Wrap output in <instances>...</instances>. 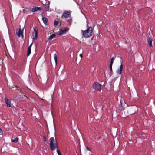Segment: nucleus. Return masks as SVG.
<instances>
[{
	"label": "nucleus",
	"mask_w": 155,
	"mask_h": 155,
	"mask_svg": "<svg viewBox=\"0 0 155 155\" xmlns=\"http://www.w3.org/2000/svg\"><path fill=\"white\" fill-rule=\"evenodd\" d=\"M81 31L82 35L84 38H89L92 35V28L91 27H90L85 30H81Z\"/></svg>",
	"instance_id": "nucleus-1"
},
{
	"label": "nucleus",
	"mask_w": 155,
	"mask_h": 155,
	"mask_svg": "<svg viewBox=\"0 0 155 155\" xmlns=\"http://www.w3.org/2000/svg\"><path fill=\"white\" fill-rule=\"evenodd\" d=\"M50 149L53 150L56 148H58L57 143L56 140L53 137H52L50 139Z\"/></svg>",
	"instance_id": "nucleus-2"
},
{
	"label": "nucleus",
	"mask_w": 155,
	"mask_h": 155,
	"mask_svg": "<svg viewBox=\"0 0 155 155\" xmlns=\"http://www.w3.org/2000/svg\"><path fill=\"white\" fill-rule=\"evenodd\" d=\"M93 88L95 90L100 91L101 90V85L98 83H94L93 85Z\"/></svg>",
	"instance_id": "nucleus-3"
},
{
	"label": "nucleus",
	"mask_w": 155,
	"mask_h": 155,
	"mask_svg": "<svg viewBox=\"0 0 155 155\" xmlns=\"http://www.w3.org/2000/svg\"><path fill=\"white\" fill-rule=\"evenodd\" d=\"M38 29L37 27L35 28L33 33V40L34 41L36 40L38 37Z\"/></svg>",
	"instance_id": "nucleus-4"
},
{
	"label": "nucleus",
	"mask_w": 155,
	"mask_h": 155,
	"mask_svg": "<svg viewBox=\"0 0 155 155\" xmlns=\"http://www.w3.org/2000/svg\"><path fill=\"white\" fill-rule=\"evenodd\" d=\"M71 13L69 11H65L63 13V16L66 18L69 17L71 16Z\"/></svg>",
	"instance_id": "nucleus-5"
},
{
	"label": "nucleus",
	"mask_w": 155,
	"mask_h": 155,
	"mask_svg": "<svg viewBox=\"0 0 155 155\" xmlns=\"http://www.w3.org/2000/svg\"><path fill=\"white\" fill-rule=\"evenodd\" d=\"M16 33L18 37H20L21 34L22 36H23V30L21 31V28H19L18 30H16Z\"/></svg>",
	"instance_id": "nucleus-6"
},
{
	"label": "nucleus",
	"mask_w": 155,
	"mask_h": 155,
	"mask_svg": "<svg viewBox=\"0 0 155 155\" xmlns=\"http://www.w3.org/2000/svg\"><path fill=\"white\" fill-rule=\"evenodd\" d=\"M5 103L6 104H7V106L8 107H11V101L9 100L6 97L5 98Z\"/></svg>",
	"instance_id": "nucleus-7"
},
{
	"label": "nucleus",
	"mask_w": 155,
	"mask_h": 155,
	"mask_svg": "<svg viewBox=\"0 0 155 155\" xmlns=\"http://www.w3.org/2000/svg\"><path fill=\"white\" fill-rule=\"evenodd\" d=\"M41 9L42 8L41 7H38L35 6L31 10V11L32 12H35L41 10Z\"/></svg>",
	"instance_id": "nucleus-8"
},
{
	"label": "nucleus",
	"mask_w": 155,
	"mask_h": 155,
	"mask_svg": "<svg viewBox=\"0 0 155 155\" xmlns=\"http://www.w3.org/2000/svg\"><path fill=\"white\" fill-rule=\"evenodd\" d=\"M123 69V66L122 64H121L120 66V68L118 69L117 71V73L119 74H121L122 70Z\"/></svg>",
	"instance_id": "nucleus-9"
},
{
	"label": "nucleus",
	"mask_w": 155,
	"mask_h": 155,
	"mask_svg": "<svg viewBox=\"0 0 155 155\" xmlns=\"http://www.w3.org/2000/svg\"><path fill=\"white\" fill-rule=\"evenodd\" d=\"M153 41V39L149 38L148 37V38L147 39V41L149 44V45L150 47H152V42Z\"/></svg>",
	"instance_id": "nucleus-10"
},
{
	"label": "nucleus",
	"mask_w": 155,
	"mask_h": 155,
	"mask_svg": "<svg viewBox=\"0 0 155 155\" xmlns=\"http://www.w3.org/2000/svg\"><path fill=\"white\" fill-rule=\"evenodd\" d=\"M42 20L45 25H48V19L46 18L45 17L43 18H42Z\"/></svg>",
	"instance_id": "nucleus-11"
},
{
	"label": "nucleus",
	"mask_w": 155,
	"mask_h": 155,
	"mask_svg": "<svg viewBox=\"0 0 155 155\" xmlns=\"http://www.w3.org/2000/svg\"><path fill=\"white\" fill-rule=\"evenodd\" d=\"M68 29L67 30L66 28H64L62 30H61L60 31L59 35H62L64 33H65L68 30Z\"/></svg>",
	"instance_id": "nucleus-12"
},
{
	"label": "nucleus",
	"mask_w": 155,
	"mask_h": 155,
	"mask_svg": "<svg viewBox=\"0 0 155 155\" xmlns=\"http://www.w3.org/2000/svg\"><path fill=\"white\" fill-rule=\"evenodd\" d=\"M56 36L55 34H53L51 35L48 38V39L49 40H52L53 38H54Z\"/></svg>",
	"instance_id": "nucleus-13"
},
{
	"label": "nucleus",
	"mask_w": 155,
	"mask_h": 155,
	"mask_svg": "<svg viewBox=\"0 0 155 155\" xmlns=\"http://www.w3.org/2000/svg\"><path fill=\"white\" fill-rule=\"evenodd\" d=\"M49 2H47L46 4L45 5V8H46V10H48L49 8Z\"/></svg>",
	"instance_id": "nucleus-14"
},
{
	"label": "nucleus",
	"mask_w": 155,
	"mask_h": 155,
	"mask_svg": "<svg viewBox=\"0 0 155 155\" xmlns=\"http://www.w3.org/2000/svg\"><path fill=\"white\" fill-rule=\"evenodd\" d=\"M18 137H16L14 139H11V142L14 143H17L18 142Z\"/></svg>",
	"instance_id": "nucleus-15"
},
{
	"label": "nucleus",
	"mask_w": 155,
	"mask_h": 155,
	"mask_svg": "<svg viewBox=\"0 0 155 155\" xmlns=\"http://www.w3.org/2000/svg\"><path fill=\"white\" fill-rule=\"evenodd\" d=\"M31 53V48H28V51L27 53V56H28Z\"/></svg>",
	"instance_id": "nucleus-16"
},
{
	"label": "nucleus",
	"mask_w": 155,
	"mask_h": 155,
	"mask_svg": "<svg viewBox=\"0 0 155 155\" xmlns=\"http://www.w3.org/2000/svg\"><path fill=\"white\" fill-rule=\"evenodd\" d=\"M115 58L114 57H113L111 59V61H110V65H112L113 64V62H114V60H115Z\"/></svg>",
	"instance_id": "nucleus-17"
},
{
	"label": "nucleus",
	"mask_w": 155,
	"mask_h": 155,
	"mask_svg": "<svg viewBox=\"0 0 155 155\" xmlns=\"http://www.w3.org/2000/svg\"><path fill=\"white\" fill-rule=\"evenodd\" d=\"M54 59L55 60V62L56 64H57V55H56V54H54Z\"/></svg>",
	"instance_id": "nucleus-18"
},
{
	"label": "nucleus",
	"mask_w": 155,
	"mask_h": 155,
	"mask_svg": "<svg viewBox=\"0 0 155 155\" xmlns=\"http://www.w3.org/2000/svg\"><path fill=\"white\" fill-rule=\"evenodd\" d=\"M58 24V22L57 21H55L54 22V25L55 26H57Z\"/></svg>",
	"instance_id": "nucleus-19"
},
{
	"label": "nucleus",
	"mask_w": 155,
	"mask_h": 155,
	"mask_svg": "<svg viewBox=\"0 0 155 155\" xmlns=\"http://www.w3.org/2000/svg\"><path fill=\"white\" fill-rule=\"evenodd\" d=\"M57 152L58 155H62L61 154L59 150H57Z\"/></svg>",
	"instance_id": "nucleus-20"
},
{
	"label": "nucleus",
	"mask_w": 155,
	"mask_h": 155,
	"mask_svg": "<svg viewBox=\"0 0 155 155\" xmlns=\"http://www.w3.org/2000/svg\"><path fill=\"white\" fill-rule=\"evenodd\" d=\"M112 65H111L110 64V66H109L110 70L111 72H112Z\"/></svg>",
	"instance_id": "nucleus-21"
},
{
	"label": "nucleus",
	"mask_w": 155,
	"mask_h": 155,
	"mask_svg": "<svg viewBox=\"0 0 155 155\" xmlns=\"http://www.w3.org/2000/svg\"><path fill=\"white\" fill-rule=\"evenodd\" d=\"M43 140L44 141H46V137L45 135L43 136Z\"/></svg>",
	"instance_id": "nucleus-22"
},
{
	"label": "nucleus",
	"mask_w": 155,
	"mask_h": 155,
	"mask_svg": "<svg viewBox=\"0 0 155 155\" xmlns=\"http://www.w3.org/2000/svg\"><path fill=\"white\" fill-rule=\"evenodd\" d=\"M72 19L71 18L69 19L68 21V22L69 23H71V22H72Z\"/></svg>",
	"instance_id": "nucleus-23"
},
{
	"label": "nucleus",
	"mask_w": 155,
	"mask_h": 155,
	"mask_svg": "<svg viewBox=\"0 0 155 155\" xmlns=\"http://www.w3.org/2000/svg\"><path fill=\"white\" fill-rule=\"evenodd\" d=\"M123 104H122V103L121 102H120V105H119V107H123Z\"/></svg>",
	"instance_id": "nucleus-24"
},
{
	"label": "nucleus",
	"mask_w": 155,
	"mask_h": 155,
	"mask_svg": "<svg viewBox=\"0 0 155 155\" xmlns=\"http://www.w3.org/2000/svg\"><path fill=\"white\" fill-rule=\"evenodd\" d=\"M33 42H32L29 45V46L28 47V48H31V46L33 45Z\"/></svg>",
	"instance_id": "nucleus-25"
},
{
	"label": "nucleus",
	"mask_w": 155,
	"mask_h": 155,
	"mask_svg": "<svg viewBox=\"0 0 155 155\" xmlns=\"http://www.w3.org/2000/svg\"><path fill=\"white\" fill-rule=\"evenodd\" d=\"M86 148H87V150H88V151H91V149H90V148H89L88 147H86Z\"/></svg>",
	"instance_id": "nucleus-26"
},
{
	"label": "nucleus",
	"mask_w": 155,
	"mask_h": 155,
	"mask_svg": "<svg viewBox=\"0 0 155 155\" xmlns=\"http://www.w3.org/2000/svg\"><path fill=\"white\" fill-rule=\"evenodd\" d=\"M2 131L1 129L0 128V134H2Z\"/></svg>",
	"instance_id": "nucleus-27"
},
{
	"label": "nucleus",
	"mask_w": 155,
	"mask_h": 155,
	"mask_svg": "<svg viewBox=\"0 0 155 155\" xmlns=\"http://www.w3.org/2000/svg\"><path fill=\"white\" fill-rule=\"evenodd\" d=\"M80 56L81 57V58L82 57H83V55H82V54H80Z\"/></svg>",
	"instance_id": "nucleus-28"
},
{
	"label": "nucleus",
	"mask_w": 155,
	"mask_h": 155,
	"mask_svg": "<svg viewBox=\"0 0 155 155\" xmlns=\"http://www.w3.org/2000/svg\"><path fill=\"white\" fill-rule=\"evenodd\" d=\"M25 9H24L23 10V12L25 13Z\"/></svg>",
	"instance_id": "nucleus-29"
},
{
	"label": "nucleus",
	"mask_w": 155,
	"mask_h": 155,
	"mask_svg": "<svg viewBox=\"0 0 155 155\" xmlns=\"http://www.w3.org/2000/svg\"><path fill=\"white\" fill-rule=\"evenodd\" d=\"M24 97H25L26 98H27V97L26 96H25V95H24Z\"/></svg>",
	"instance_id": "nucleus-30"
},
{
	"label": "nucleus",
	"mask_w": 155,
	"mask_h": 155,
	"mask_svg": "<svg viewBox=\"0 0 155 155\" xmlns=\"http://www.w3.org/2000/svg\"><path fill=\"white\" fill-rule=\"evenodd\" d=\"M16 88H19V87H18V86H16L15 87Z\"/></svg>",
	"instance_id": "nucleus-31"
},
{
	"label": "nucleus",
	"mask_w": 155,
	"mask_h": 155,
	"mask_svg": "<svg viewBox=\"0 0 155 155\" xmlns=\"http://www.w3.org/2000/svg\"><path fill=\"white\" fill-rule=\"evenodd\" d=\"M17 90L18 91H19V89H18Z\"/></svg>",
	"instance_id": "nucleus-32"
},
{
	"label": "nucleus",
	"mask_w": 155,
	"mask_h": 155,
	"mask_svg": "<svg viewBox=\"0 0 155 155\" xmlns=\"http://www.w3.org/2000/svg\"><path fill=\"white\" fill-rule=\"evenodd\" d=\"M20 92H21V91H20Z\"/></svg>",
	"instance_id": "nucleus-33"
}]
</instances>
